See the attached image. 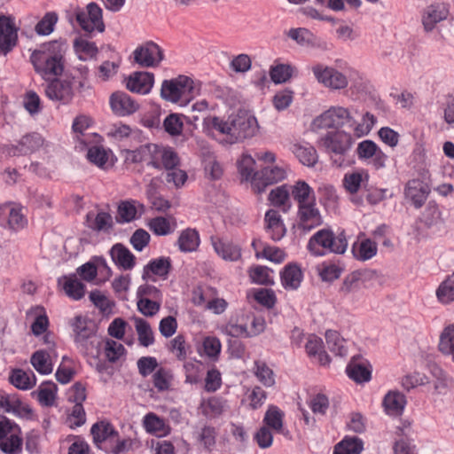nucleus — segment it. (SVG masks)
Here are the masks:
<instances>
[{
    "label": "nucleus",
    "instance_id": "f257e3e1",
    "mask_svg": "<svg viewBox=\"0 0 454 454\" xmlns=\"http://www.w3.org/2000/svg\"><path fill=\"white\" fill-rule=\"evenodd\" d=\"M377 122V118L369 112L362 115L360 122H356L348 108L332 106L313 121L316 129H332L327 131L321 142H351L352 135L341 130L344 126L349 127L356 138L367 136Z\"/></svg>",
    "mask_w": 454,
    "mask_h": 454
},
{
    "label": "nucleus",
    "instance_id": "f03ea898",
    "mask_svg": "<svg viewBox=\"0 0 454 454\" xmlns=\"http://www.w3.org/2000/svg\"><path fill=\"white\" fill-rule=\"evenodd\" d=\"M30 61L44 79L60 75L64 70L63 46L57 41L44 43L32 52Z\"/></svg>",
    "mask_w": 454,
    "mask_h": 454
},
{
    "label": "nucleus",
    "instance_id": "7ed1b4c3",
    "mask_svg": "<svg viewBox=\"0 0 454 454\" xmlns=\"http://www.w3.org/2000/svg\"><path fill=\"white\" fill-rule=\"evenodd\" d=\"M318 246L332 253L341 254L347 250L348 241L343 231L335 237L332 231L323 229L310 238L308 248L315 255H323L324 253L317 248Z\"/></svg>",
    "mask_w": 454,
    "mask_h": 454
},
{
    "label": "nucleus",
    "instance_id": "20e7f679",
    "mask_svg": "<svg viewBox=\"0 0 454 454\" xmlns=\"http://www.w3.org/2000/svg\"><path fill=\"white\" fill-rule=\"evenodd\" d=\"M72 326L75 334V341L84 346L88 353L98 356L103 341L95 334V324L82 316H76Z\"/></svg>",
    "mask_w": 454,
    "mask_h": 454
},
{
    "label": "nucleus",
    "instance_id": "39448f33",
    "mask_svg": "<svg viewBox=\"0 0 454 454\" xmlns=\"http://www.w3.org/2000/svg\"><path fill=\"white\" fill-rule=\"evenodd\" d=\"M193 90L192 79L185 75H179L176 78L162 82L160 96L167 101L178 103L186 101L192 97Z\"/></svg>",
    "mask_w": 454,
    "mask_h": 454
},
{
    "label": "nucleus",
    "instance_id": "423d86ee",
    "mask_svg": "<svg viewBox=\"0 0 454 454\" xmlns=\"http://www.w3.org/2000/svg\"><path fill=\"white\" fill-rule=\"evenodd\" d=\"M149 145L145 147L149 150L151 160L148 165L157 169L165 168L166 170H172L180 165V157L172 147L163 144H149Z\"/></svg>",
    "mask_w": 454,
    "mask_h": 454
},
{
    "label": "nucleus",
    "instance_id": "0eeeda50",
    "mask_svg": "<svg viewBox=\"0 0 454 454\" xmlns=\"http://www.w3.org/2000/svg\"><path fill=\"white\" fill-rule=\"evenodd\" d=\"M74 16L80 27L86 32L91 33L97 30L101 33L105 30L103 11L96 3H90L86 10L76 8Z\"/></svg>",
    "mask_w": 454,
    "mask_h": 454
},
{
    "label": "nucleus",
    "instance_id": "6e6552de",
    "mask_svg": "<svg viewBox=\"0 0 454 454\" xmlns=\"http://www.w3.org/2000/svg\"><path fill=\"white\" fill-rule=\"evenodd\" d=\"M450 14L449 4L444 2H434L421 12V24L426 33L434 30L439 23L447 20Z\"/></svg>",
    "mask_w": 454,
    "mask_h": 454
},
{
    "label": "nucleus",
    "instance_id": "1a4fd4ad",
    "mask_svg": "<svg viewBox=\"0 0 454 454\" xmlns=\"http://www.w3.org/2000/svg\"><path fill=\"white\" fill-rule=\"evenodd\" d=\"M317 81L327 88L340 90L348 86L347 77L332 67L317 64L311 68Z\"/></svg>",
    "mask_w": 454,
    "mask_h": 454
},
{
    "label": "nucleus",
    "instance_id": "9d476101",
    "mask_svg": "<svg viewBox=\"0 0 454 454\" xmlns=\"http://www.w3.org/2000/svg\"><path fill=\"white\" fill-rule=\"evenodd\" d=\"M286 172L283 168L277 166H266L260 171H256L252 178V187L254 192L260 194L263 192L267 186L283 180Z\"/></svg>",
    "mask_w": 454,
    "mask_h": 454
},
{
    "label": "nucleus",
    "instance_id": "9b49d317",
    "mask_svg": "<svg viewBox=\"0 0 454 454\" xmlns=\"http://www.w3.org/2000/svg\"><path fill=\"white\" fill-rule=\"evenodd\" d=\"M134 60L143 67H153L163 59V51L155 43L149 41L133 51Z\"/></svg>",
    "mask_w": 454,
    "mask_h": 454
},
{
    "label": "nucleus",
    "instance_id": "f8f14e48",
    "mask_svg": "<svg viewBox=\"0 0 454 454\" xmlns=\"http://www.w3.org/2000/svg\"><path fill=\"white\" fill-rule=\"evenodd\" d=\"M232 116V132L236 139H248L254 136L258 129L257 120L246 112H239Z\"/></svg>",
    "mask_w": 454,
    "mask_h": 454
},
{
    "label": "nucleus",
    "instance_id": "ddd939ff",
    "mask_svg": "<svg viewBox=\"0 0 454 454\" xmlns=\"http://www.w3.org/2000/svg\"><path fill=\"white\" fill-rule=\"evenodd\" d=\"M298 227L304 231H310L322 224L323 220L318 208L316 207L315 196L310 202L298 206Z\"/></svg>",
    "mask_w": 454,
    "mask_h": 454
},
{
    "label": "nucleus",
    "instance_id": "4468645a",
    "mask_svg": "<svg viewBox=\"0 0 454 454\" xmlns=\"http://www.w3.org/2000/svg\"><path fill=\"white\" fill-rule=\"evenodd\" d=\"M112 111L118 116H129L136 113L139 105L123 91L114 92L109 99Z\"/></svg>",
    "mask_w": 454,
    "mask_h": 454
},
{
    "label": "nucleus",
    "instance_id": "2eb2a0df",
    "mask_svg": "<svg viewBox=\"0 0 454 454\" xmlns=\"http://www.w3.org/2000/svg\"><path fill=\"white\" fill-rule=\"evenodd\" d=\"M17 28L13 20L7 16L0 15V53L6 54L17 43Z\"/></svg>",
    "mask_w": 454,
    "mask_h": 454
},
{
    "label": "nucleus",
    "instance_id": "dca6fc26",
    "mask_svg": "<svg viewBox=\"0 0 454 454\" xmlns=\"http://www.w3.org/2000/svg\"><path fill=\"white\" fill-rule=\"evenodd\" d=\"M45 94L51 100L67 104L73 98L72 83L69 81L54 79L46 85Z\"/></svg>",
    "mask_w": 454,
    "mask_h": 454
},
{
    "label": "nucleus",
    "instance_id": "f3484780",
    "mask_svg": "<svg viewBox=\"0 0 454 454\" xmlns=\"http://www.w3.org/2000/svg\"><path fill=\"white\" fill-rule=\"evenodd\" d=\"M154 75L150 72H135L126 82V88L134 93L146 95L153 86Z\"/></svg>",
    "mask_w": 454,
    "mask_h": 454
},
{
    "label": "nucleus",
    "instance_id": "a211bd4d",
    "mask_svg": "<svg viewBox=\"0 0 454 454\" xmlns=\"http://www.w3.org/2000/svg\"><path fill=\"white\" fill-rule=\"evenodd\" d=\"M86 158L90 164L102 170H108L114 165L112 151L100 145L89 147Z\"/></svg>",
    "mask_w": 454,
    "mask_h": 454
},
{
    "label": "nucleus",
    "instance_id": "6ab92c4d",
    "mask_svg": "<svg viewBox=\"0 0 454 454\" xmlns=\"http://www.w3.org/2000/svg\"><path fill=\"white\" fill-rule=\"evenodd\" d=\"M430 192L428 184L419 179L410 180L405 188V197L410 200L416 208L421 207Z\"/></svg>",
    "mask_w": 454,
    "mask_h": 454
},
{
    "label": "nucleus",
    "instance_id": "aec40b11",
    "mask_svg": "<svg viewBox=\"0 0 454 454\" xmlns=\"http://www.w3.org/2000/svg\"><path fill=\"white\" fill-rule=\"evenodd\" d=\"M192 128L190 119L180 114H170L163 121L164 130L172 137L181 135L184 130L191 131Z\"/></svg>",
    "mask_w": 454,
    "mask_h": 454
},
{
    "label": "nucleus",
    "instance_id": "412c9836",
    "mask_svg": "<svg viewBox=\"0 0 454 454\" xmlns=\"http://www.w3.org/2000/svg\"><path fill=\"white\" fill-rule=\"evenodd\" d=\"M172 268L171 260L168 257H160L152 260L144 267L142 278L144 280L153 279V276H158L166 278Z\"/></svg>",
    "mask_w": 454,
    "mask_h": 454
},
{
    "label": "nucleus",
    "instance_id": "4be33fe9",
    "mask_svg": "<svg viewBox=\"0 0 454 454\" xmlns=\"http://www.w3.org/2000/svg\"><path fill=\"white\" fill-rule=\"evenodd\" d=\"M346 372L348 376L356 383L369 381L372 377V371L366 361L354 356L348 363Z\"/></svg>",
    "mask_w": 454,
    "mask_h": 454
},
{
    "label": "nucleus",
    "instance_id": "5701e85b",
    "mask_svg": "<svg viewBox=\"0 0 454 454\" xmlns=\"http://www.w3.org/2000/svg\"><path fill=\"white\" fill-rule=\"evenodd\" d=\"M65 294L74 299L81 300L85 294V286L77 278L75 274L63 276L58 279Z\"/></svg>",
    "mask_w": 454,
    "mask_h": 454
},
{
    "label": "nucleus",
    "instance_id": "b1692460",
    "mask_svg": "<svg viewBox=\"0 0 454 454\" xmlns=\"http://www.w3.org/2000/svg\"><path fill=\"white\" fill-rule=\"evenodd\" d=\"M113 261L124 270H131L135 265V256L122 244L117 243L110 250Z\"/></svg>",
    "mask_w": 454,
    "mask_h": 454
},
{
    "label": "nucleus",
    "instance_id": "393cba45",
    "mask_svg": "<svg viewBox=\"0 0 454 454\" xmlns=\"http://www.w3.org/2000/svg\"><path fill=\"white\" fill-rule=\"evenodd\" d=\"M215 251L224 260L236 261L240 255V248L230 241L218 238H212Z\"/></svg>",
    "mask_w": 454,
    "mask_h": 454
},
{
    "label": "nucleus",
    "instance_id": "a878e982",
    "mask_svg": "<svg viewBox=\"0 0 454 454\" xmlns=\"http://www.w3.org/2000/svg\"><path fill=\"white\" fill-rule=\"evenodd\" d=\"M293 152L304 166L314 167L318 160L317 150L311 144H295Z\"/></svg>",
    "mask_w": 454,
    "mask_h": 454
},
{
    "label": "nucleus",
    "instance_id": "bb28decb",
    "mask_svg": "<svg viewBox=\"0 0 454 454\" xmlns=\"http://www.w3.org/2000/svg\"><path fill=\"white\" fill-rule=\"evenodd\" d=\"M90 127V119L84 115L77 116L72 124L73 132L75 134L77 142H102V138L97 133H92L93 139L90 140L85 130Z\"/></svg>",
    "mask_w": 454,
    "mask_h": 454
},
{
    "label": "nucleus",
    "instance_id": "cd10ccee",
    "mask_svg": "<svg viewBox=\"0 0 454 454\" xmlns=\"http://www.w3.org/2000/svg\"><path fill=\"white\" fill-rule=\"evenodd\" d=\"M86 218L88 226L94 231L107 232L113 228V218L109 213L101 211L94 215L90 212Z\"/></svg>",
    "mask_w": 454,
    "mask_h": 454
},
{
    "label": "nucleus",
    "instance_id": "c85d7f7f",
    "mask_svg": "<svg viewBox=\"0 0 454 454\" xmlns=\"http://www.w3.org/2000/svg\"><path fill=\"white\" fill-rule=\"evenodd\" d=\"M202 161L204 164L205 175L208 179L219 180L222 177L223 169L221 164L216 160L214 153L209 151L202 152Z\"/></svg>",
    "mask_w": 454,
    "mask_h": 454
},
{
    "label": "nucleus",
    "instance_id": "c756f323",
    "mask_svg": "<svg viewBox=\"0 0 454 454\" xmlns=\"http://www.w3.org/2000/svg\"><path fill=\"white\" fill-rule=\"evenodd\" d=\"M302 279V272L297 264L286 265L281 274V282L285 288L297 289Z\"/></svg>",
    "mask_w": 454,
    "mask_h": 454
},
{
    "label": "nucleus",
    "instance_id": "7c9ffc66",
    "mask_svg": "<svg viewBox=\"0 0 454 454\" xmlns=\"http://www.w3.org/2000/svg\"><path fill=\"white\" fill-rule=\"evenodd\" d=\"M405 403L404 395L397 391L389 392L383 400V405L389 414H400L403 411Z\"/></svg>",
    "mask_w": 454,
    "mask_h": 454
},
{
    "label": "nucleus",
    "instance_id": "2f4dec72",
    "mask_svg": "<svg viewBox=\"0 0 454 454\" xmlns=\"http://www.w3.org/2000/svg\"><path fill=\"white\" fill-rule=\"evenodd\" d=\"M438 348L443 355L450 356L454 362V325H450L442 330Z\"/></svg>",
    "mask_w": 454,
    "mask_h": 454
},
{
    "label": "nucleus",
    "instance_id": "473e14b6",
    "mask_svg": "<svg viewBox=\"0 0 454 454\" xmlns=\"http://www.w3.org/2000/svg\"><path fill=\"white\" fill-rule=\"evenodd\" d=\"M90 433L96 444H99L109 437L116 436L118 434L113 426L106 421L95 423L90 429Z\"/></svg>",
    "mask_w": 454,
    "mask_h": 454
},
{
    "label": "nucleus",
    "instance_id": "72a5a7b5",
    "mask_svg": "<svg viewBox=\"0 0 454 454\" xmlns=\"http://www.w3.org/2000/svg\"><path fill=\"white\" fill-rule=\"evenodd\" d=\"M57 385L52 382H44L36 392L32 395L37 397L38 402L46 407L52 406L56 399Z\"/></svg>",
    "mask_w": 454,
    "mask_h": 454
},
{
    "label": "nucleus",
    "instance_id": "f704fd0d",
    "mask_svg": "<svg viewBox=\"0 0 454 454\" xmlns=\"http://www.w3.org/2000/svg\"><path fill=\"white\" fill-rule=\"evenodd\" d=\"M134 322L140 345L143 347L152 345L154 342V337L150 324L141 317H134Z\"/></svg>",
    "mask_w": 454,
    "mask_h": 454
},
{
    "label": "nucleus",
    "instance_id": "c9c22d12",
    "mask_svg": "<svg viewBox=\"0 0 454 454\" xmlns=\"http://www.w3.org/2000/svg\"><path fill=\"white\" fill-rule=\"evenodd\" d=\"M354 256L360 261H366L372 258L377 253L375 242L367 239L361 243H355L352 247Z\"/></svg>",
    "mask_w": 454,
    "mask_h": 454
},
{
    "label": "nucleus",
    "instance_id": "e433bc0d",
    "mask_svg": "<svg viewBox=\"0 0 454 454\" xmlns=\"http://www.w3.org/2000/svg\"><path fill=\"white\" fill-rule=\"evenodd\" d=\"M144 427L147 432L158 434L160 436L167 434L169 430L164 419L152 412L145 416Z\"/></svg>",
    "mask_w": 454,
    "mask_h": 454
},
{
    "label": "nucleus",
    "instance_id": "4c0bfd02",
    "mask_svg": "<svg viewBox=\"0 0 454 454\" xmlns=\"http://www.w3.org/2000/svg\"><path fill=\"white\" fill-rule=\"evenodd\" d=\"M34 368L41 374H50L52 372V364L50 355L44 350L35 351L30 359Z\"/></svg>",
    "mask_w": 454,
    "mask_h": 454
},
{
    "label": "nucleus",
    "instance_id": "58836bf2",
    "mask_svg": "<svg viewBox=\"0 0 454 454\" xmlns=\"http://www.w3.org/2000/svg\"><path fill=\"white\" fill-rule=\"evenodd\" d=\"M363 442L357 437L345 438L334 448L333 454H360Z\"/></svg>",
    "mask_w": 454,
    "mask_h": 454
},
{
    "label": "nucleus",
    "instance_id": "ea45409f",
    "mask_svg": "<svg viewBox=\"0 0 454 454\" xmlns=\"http://www.w3.org/2000/svg\"><path fill=\"white\" fill-rule=\"evenodd\" d=\"M325 340L328 349L336 356H344L347 354V348L343 342L344 339L340 333L333 330H328L325 333Z\"/></svg>",
    "mask_w": 454,
    "mask_h": 454
},
{
    "label": "nucleus",
    "instance_id": "a19ab883",
    "mask_svg": "<svg viewBox=\"0 0 454 454\" xmlns=\"http://www.w3.org/2000/svg\"><path fill=\"white\" fill-rule=\"evenodd\" d=\"M199 244V234L195 230L187 229L184 231L178 239V246L183 252L194 251Z\"/></svg>",
    "mask_w": 454,
    "mask_h": 454
},
{
    "label": "nucleus",
    "instance_id": "79ce46f5",
    "mask_svg": "<svg viewBox=\"0 0 454 454\" xmlns=\"http://www.w3.org/2000/svg\"><path fill=\"white\" fill-rule=\"evenodd\" d=\"M204 127L207 129H215L221 134L230 135L231 137H233L232 116H230L227 121L216 116L205 119Z\"/></svg>",
    "mask_w": 454,
    "mask_h": 454
},
{
    "label": "nucleus",
    "instance_id": "37998d69",
    "mask_svg": "<svg viewBox=\"0 0 454 454\" xmlns=\"http://www.w3.org/2000/svg\"><path fill=\"white\" fill-rule=\"evenodd\" d=\"M11 383L20 389H29L35 385V376L32 373L31 377L24 371L14 370L10 376Z\"/></svg>",
    "mask_w": 454,
    "mask_h": 454
},
{
    "label": "nucleus",
    "instance_id": "c03bdc74",
    "mask_svg": "<svg viewBox=\"0 0 454 454\" xmlns=\"http://www.w3.org/2000/svg\"><path fill=\"white\" fill-rule=\"evenodd\" d=\"M292 195L298 202V206L310 202L314 192L309 185L304 181H298L293 186Z\"/></svg>",
    "mask_w": 454,
    "mask_h": 454
},
{
    "label": "nucleus",
    "instance_id": "a18cd8bd",
    "mask_svg": "<svg viewBox=\"0 0 454 454\" xmlns=\"http://www.w3.org/2000/svg\"><path fill=\"white\" fill-rule=\"evenodd\" d=\"M74 47L76 53L79 55V59L82 60L93 58L98 53L96 43L84 39H75Z\"/></svg>",
    "mask_w": 454,
    "mask_h": 454
},
{
    "label": "nucleus",
    "instance_id": "49530a36",
    "mask_svg": "<svg viewBox=\"0 0 454 454\" xmlns=\"http://www.w3.org/2000/svg\"><path fill=\"white\" fill-rule=\"evenodd\" d=\"M436 296L442 303H450L454 301V273L439 286Z\"/></svg>",
    "mask_w": 454,
    "mask_h": 454
},
{
    "label": "nucleus",
    "instance_id": "de8ad7c7",
    "mask_svg": "<svg viewBox=\"0 0 454 454\" xmlns=\"http://www.w3.org/2000/svg\"><path fill=\"white\" fill-rule=\"evenodd\" d=\"M287 35L301 46H310L315 42V35L305 27L291 28Z\"/></svg>",
    "mask_w": 454,
    "mask_h": 454
},
{
    "label": "nucleus",
    "instance_id": "09e8293b",
    "mask_svg": "<svg viewBox=\"0 0 454 454\" xmlns=\"http://www.w3.org/2000/svg\"><path fill=\"white\" fill-rule=\"evenodd\" d=\"M254 160L250 155L247 154L242 155L241 158L238 160L237 166L242 181L250 180L252 182L253 176L255 173L254 171Z\"/></svg>",
    "mask_w": 454,
    "mask_h": 454
},
{
    "label": "nucleus",
    "instance_id": "8fccbe9b",
    "mask_svg": "<svg viewBox=\"0 0 454 454\" xmlns=\"http://www.w3.org/2000/svg\"><path fill=\"white\" fill-rule=\"evenodd\" d=\"M57 21L58 16L55 12H47L36 24L35 30L40 35H48L53 31Z\"/></svg>",
    "mask_w": 454,
    "mask_h": 454
},
{
    "label": "nucleus",
    "instance_id": "3c124183",
    "mask_svg": "<svg viewBox=\"0 0 454 454\" xmlns=\"http://www.w3.org/2000/svg\"><path fill=\"white\" fill-rule=\"evenodd\" d=\"M137 309L145 317H153L160 309V301L147 297L137 299Z\"/></svg>",
    "mask_w": 454,
    "mask_h": 454
},
{
    "label": "nucleus",
    "instance_id": "603ef678",
    "mask_svg": "<svg viewBox=\"0 0 454 454\" xmlns=\"http://www.w3.org/2000/svg\"><path fill=\"white\" fill-rule=\"evenodd\" d=\"M105 355L109 362H116L124 355L125 348L121 343L113 340H107L104 345Z\"/></svg>",
    "mask_w": 454,
    "mask_h": 454
},
{
    "label": "nucleus",
    "instance_id": "864d4df0",
    "mask_svg": "<svg viewBox=\"0 0 454 454\" xmlns=\"http://www.w3.org/2000/svg\"><path fill=\"white\" fill-rule=\"evenodd\" d=\"M293 74L290 65L279 64L270 68V78L275 83L286 82Z\"/></svg>",
    "mask_w": 454,
    "mask_h": 454
},
{
    "label": "nucleus",
    "instance_id": "5fc2aeb1",
    "mask_svg": "<svg viewBox=\"0 0 454 454\" xmlns=\"http://www.w3.org/2000/svg\"><path fill=\"white\" fill-rule=\"evenodd\" d=\"M137 208L134 204L129 201H122L119 207L116 215L118 223H129L135 219Z\"/></svg>",
    "mask_w": 454,
    "mask_h": 454
},
{
    "label": "nucleus",
    "instance_id": "6e6d98bb",
    "mask_svg": "<svg viewBox=\"0 0 454 454\" xmlns=\"http://www.w3.org/2000/svg\"><path fill=\"white\" fill-rule=\"evenodd\" d=\"M326 151L332 154L333 162L337 167H341L344 160L342 156L349 150V144H325Z\"/></svg>",
    "mask_w": 454,
    "mask_h": 454
},
{
    "label": "nucleus",
    "instance_id": "4d7b16f0",
    "mask_svg": "<svg viewBox=\"0 0 454 454\" xmlns=\"http://www.w3.org/2000/svg\"><path fill=\"white\" fill-rule=\"evenodd\" d=\"M201 410L203 415L213 418L223 412V403L219 398L211 397L201 403Z\"/></svg>",
    "mask_w": 454,
    "mask_h": 454
},
{
    "label": "nucleus",
    "instance_id": "13d9d810",
    "mask_svg": "<svg viewBox=\"0 0 454 454\" xmlns=\"http://www.w3.org/2000/svg\"><path fill=\"white\" fill-rule=\"evenodd\" d=\"M269 200L275 207H285L286 202L289 201V192L286 185L278 186L270 192Z\"/></svg>",
    "mask_w": 454,
    "mask_h": 454
},
{
    "label": "nucleus",
    "instance_id": "bf43d9fd",
    "mask_svg": "<svg viewBox=\"0 0 454 454\" xmlns=\"http://www.w3.org/2000/svg\"><path fill=\"white\" fill-rule=\"evenodd\" d=\"M255 375L258 380L266 387L274 385L273 371L270 369L264 363H255Z\"/></svg>",
    "mask_w": 454,
    "mask_h": 454
},
{
    "label": "nucleus",
    "instance_id": "052dcab7",
    "mask_svg": "<svg viewBox=\"0 0 454 454\" xmlns=\"http://www.w3.org/2000/svg\"><path fill=\"white\" fill-rule=\"evenodd\" d=\"M428 383H430L429 378L426 374L418 372L405 376L402 381L403 387L408 390L417 386L427 385Z\"/></svg>",
    "mask_w": 454,
    "mask_h": 454
},
{
    "label": "nucleus",
    "instance_id": "680f3d73",
    "mask_svg": "<svg viewBox=\"0 0 454 454\" xmlns=\"http://www.w3.org/2000/svg\"><path fill=\"white\" fill-rule=\"evenodd\" d=\"M283 413L277 407H270L264 417V422L273 429L278 431L283 427Z\"/></svg>",
    "mask_w": 454,
    "mask_h": 454
},
{
    "label": "nucleus",
    "instance_id": "e2e57ef3",
    "mask_svg": "<svg viewBox=\"0 0 454 454\" xmlns=\"http://www.w3.org/2000/svg\"><path fill=\"white\" fill-rule=\"evenodd\" d=\"M148 226L154 234L164 236L170 233V223L163 216H157L150 220Z\"/></svg>",
    "mask_w": 454,
    "mask_h": 454
},
{
    "label": "nucleus",
    "instance_id": "0e129e2a",
    "mask_svg": "<svg viewBox=\"0 0 454 454\" xmlns=\"http://www.w3.org/2000/svg\"><path fill=\"white\" fill-rule=\"evenodd\" d=\"M0 152L5 153L10 157L24 156L33 153L34 148L27 144H17L0 147Z\"/></svg>",
    "mask_w": 454,
    "mask_h": 454
},
{
    "label": "nucleus",
    "instance_id": "69168bd1",
    "mask_svg": "<svg viewBox=\"0 0 454 454\" xmlns=\"http://www.w3.org/2000/svg\"><path fill=\"white\" fill-rule=\"evenodd\" d=\"M22 439L16 434L0 443V449L7 454H17L21 450Z\"/></svg>",
    "mask_w": 454,
    "mask_h": 454
},
{
    "label": "nucleus",
    "instance_id": "338daca9",
    "mask_svg": "<svg viewBox=\"0 0 454 454\" xmlns=\"http://www.w3.org/2000/svg\"><path fill=\"white\" fill-rule=\"evenodd\" d=\"M294 92L290 90H284L275 94L273 98V105L278 110L286 109L293 101Z\"/></svg>",
    "mask_w": 454,
    "mask_h": 454
},
{
    "label": "nucleus",
    "instance_id": "774afa93",
    "mask_svg": "<svg viewBox=\"0 0 454 454\" xmlns=\"http://www.w3.org/2000/svg\"><path fill=\"white\" fill-rule=\"evenodd\" d=\"M130 128L124 124H114L106 130V136L109 139L122 140L127 138L130 134Z\"/></svg>",
    "mask_w": 454,
    "mask_h": 454
}]
</instances>
